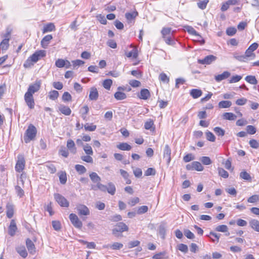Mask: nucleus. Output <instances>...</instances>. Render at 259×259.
I'll return each instance as SVG.
<instances>
[{
	"label": "nucleus",
	"instance_id": "1",
	"mask_svg": "<svg viewBox=\"0 0 259 259\" xmlns=\"http://www.w3.org/2000/svg\"><path fill=\"white\" fill-rule=\"evenodd\" d=\"M46 53L45 50H39L36 51L30 57H29L24 63V67L27 68L33 65L32 63H36L41 58L46 56Z\"/></svg>",
	"mask_w": 259,
	"mask_h": 259
},
{
	"label": "nucleus",
	"instance_id": "2",
	"mask_svg": "<svg viewBox=\"0 0 259 259\" xmlns=\"http://www.w3.org/2000/svg\"><path fill=\"white\" fill-rule=\"evenodd\" d=\"M37 130L36 127L32 124H30L26 130L24 136V140L26 143L33 140L36 135Z\"/></svg>",
	"mask_w": 259,
	"mask_h": 259
},
{
	"label": "nucleus",
	"instance_id": "3",
	"mask_svg": "<svg viewBox=\"0 0 259 259\" xmlns=\"http://www.w3.org/2000/svg\"><path fill=\"white\" fill-rule=\"evenodd\" d=\"M41 81L40 80H36L34 83L30 84L26 92L27 94L33 95L38 92L41 86Z\"/></svg>",
	"mask_w": 259,
	"mask_h": 259
},
{
	"label": "nucleus",
	"instance_id": "4",
	"mask_svg": "<svg viewBox=\"0 0 259 259\" xmlns=\"http://www.w3.org/2000/svg\"><path fill=\"white\" fill-rule=\"evenodd\" d=\"M17 159H18L15 165V170L18 172H21L23 170L25 167V158L23 155L19 154L17 156Z\"/></svg>",
	"mask_w": 259,
	"mask_h": 259
},
{
	"label": "nucleus",
	"instance_id": "5",
	"mask_svg": "<svg viewBox=\"0 0 259 259\" xmlns=\"http://www.w3.org/2000/svg\"><path fill=\"white\" fill-rule=\"evenodd\" d=\"M75 209L79 215H89L90 214V211L89 208L84 204H77L76 205Z\"/></svg>",
	"mask_w": 259,
	"mask_h": 259
},
{
	"label": "nucleus",
	"instance_id": "6",
	"mask_svg": "<svg viewBox=\"0 0 259 259\" xmlns=\"http://www.w3.org/2000/svg\"><path fill=\"white\" fill-rule=\"evenodd\" d=\"M69 219L72 224L76 228L80 229L82 226V222L79 219L77 215L74 213H71L69 215Z\"/></svg>",
	"mask_w": 259,
	"mask_h": 259
},
{
	"label": "nucleus",
	"instance_id": "7",
	"mask_svg": "<svg viewBox=\"0 0 259 259\" xmlns=\"http://www.w3.org/2000/svg\"><path fill=\"white\" fill-rule=\"evenodd\" d=\"M54 198L58 204L62 207H68L69 203L68 200L60 194H55Z\"/></svg>",
	"mask_w": 259,
	"mask_h": 259
},
{
	"label": "nucleus",
	"instance_id": "8",
	"mask_svg": "<svg viewBox=\"0 0 259 259\" xmlns=\"http://www.w3.org/2000/svg\"><path fill=\"white\" fill-rule=\"evenodd\" d=\"M128 229V227L123 222H119L112 230V233L115 236H117L118 232L122 233L124 231H127Z\"/></svg>",
	"mask_w": 259,
	"mask_h": 259
},
{
	"label": "nucleus",
	"instance_id": "9",
	"mask_svg": "<svg viewBox=\"0 0 259 259\" xmlns=\"http://www.w3.org/2000/svg\"><path fill=\"white\" fill-rule=\"evenodd\" d=\"M24 98L28 108L30 109H33L35 106V102L33 95L25 93Z\"/></svg>",
	"mask_w": 259,
	"mask_h": 259
},
{
	"label": "nucleus",
	"instance_id": "10",
	"mask_svg": "<svg viewBox=\"0 0 259 259\" xmlns=\"http://www.w3.org/2000/svg\"><path fill=\"white\" fill-rule=\"evenodd\" d=\"M186 168L188 170H196L197 171H202L203 167L201 164L198 161H193L191 163L188 164L186 165Z\"/></svg>",
	"mask_w": 259,
	"mask_h": 259
},
{
	"label": "nucleus",
	"instance_id": "11",
	"mask_svg": "<svg viewBox=\"0 0 259 259\" xmlns=\"http://www.w3.org/2000/svg\"><path fill=\"white\" fill-rule=\"evenodd\" d=\"M163 158L166 159L167 164L171 160V149L168 145H165L163 149Z\"/></svg>",
	"mask_w": 259,
	"mask_h": 259
},
{
	"label": "nucleus",
	"instance_id": "12",
	"mask_svg": "<svg viewBox=\"0 0 259 259\" xmlns=\"http://www.w3.org/2000/svg\"><path fill=\"white\" fill-rule=\"evenodd\" d=\"M216 59L217 57L213 55H208L203 59L198 60V62L201 64H210L214 61Z\"/></svg>",
	"mask_w": 259,
	"mask_h": 259
},
{
	"label": "nucleus",
	"instance_id": "13",
	"mask_svg": "<svg viewBox=\"0 0 259 259\" xmlns=\"http://www.w3.org/2000/svg\"><path fill=\"white\" fill-rule=\"evenodd\" d=\"M99 97L98 92L96 88L93 87L90 89L89 99L90 100H97Z\"/></svg>",
	"mask_w": 259,
	"mask_h": 259
},
{
	"label": "nucleus",
	"instance_id": "14",
	"mask_svg": "<svg viewBox=\"0 0 259 259\" xmlns=\"http://www.w3.org/2000/svg\"><path fill=\"white\" fill-rule=\"evenodd\" d=\"M150 93L148 89H142L140 94L138 95V97L142 100H147L150 97Z\"/></svg>",
	"mask_w": 259,
	"mask_h": 259
},
{
	"label": "nucleus",
	"instance_id": "15",
	"mask_svg": "<svg viewBox=\"0 0 259 259\" xmlns=\"http://www.w3.org/2000/svg\"><path fill=\"white\" fill-rule=\"evenodd\" d=\"M53 36L51 34L46 35L41 40V47L44 49L47 48Z\"/></svg>",
	"mask_w": 259,
	"mask_h": 259
},
{
	"label": "nucleus",
	"instance_id": "16",
	"mask_svg": "<svg viewBox=\"0 0 259 259\" xmlns=\"http://www.w3.org/2000/svg\"><path fill=\"white\" fill-rule=\"evenodd\" d=\"M231 75L229 71H224L223 73L215 75L214 79L217 82H220L222 80L228 78Z\"/></svg>",
	"mask_w": 259,
	"mask_h": 259
},
{
	"label": "nucleus",
	"instance_id": "17",
	"mask_svg": "<svg viewBox=\"0 0 259 259\" xmlns=\"http://www.w3.org/2000/svg\"><path fill=\"white\" fill-rule=\"evenodd\" d=\"M27 248L31 254H34L35 252V247L34 243L30 239H27L26 241Z\"/></svg>",
	"mask_w": 259,
	"mask_h": 259
},
{
	"label": "nucleus",
	"instance_id": "18",
	"mask_svg": "<svg viewBox=\"0 0 259 259\" xmlns=\"http://www.w3.org/2000/svg\"><path fill=\"white\" fill-rule=\"evenodd\" d=\"M67 147L70 152L75 154L76 152V148L75 147L74 141L71 139H69L67 142Z\"/></svg>",
	"mask_w": 259,
	"mask_h": 259
},
{
	"label": "nucleus",
	"instance_id": "19",
	"mask_svg": "<svg viewBox=\"0 0 259 259\" xmlns=\"http://www.w3.org/2000/svg\"><path fill=\"white\" fill-rule=\"evenodd\" d=\"M55 30V26L53 23H47L44 25L42 30L43 33Z\"/></svg>",
	"mask_w": 259,
	"mask_h": 259
},
{
	"label": "nucleus",
	"instance_id": "20",
	"mask_svg": "<svg viewBox=\"0 0 259 259\" xmlns=\"http://www.w3.org/2000/svg\"><path fill=\"white\" fill-rule=\"evenodd\" d=\"M250 227L254 231L259 232V221L256 219H251L249 221Z\"/></svg>",
	"mask_w": 259,
	"mask_h": 259
},
{
	"label": "nucleus",
	"instance_id": "21",
	"mask_svg": "<svg viewBox=\"0 0 259 259\" xmlns=\"http://www.w3.org/2000/svg\"><path fill=\"white\" fill-rule=\"evenodd\" d=\"M17 230L16 224L14 220H12L9 227V234L11 236H13Z\"/></svg>",
	"mask_w": 259,
	"mask_h": 259
},
{
	"label": "nucleus",
	"instance_id": "22",
	"mask_svg": "<svg viewBox=\"0 0 259 259\" xmlns=\"http://www.w3.org/2000/svg\"><path fill=\"white\" fill-rule=\"evenodd\" d=\"M7 216L8 218L11 219L13 217L14 214V206L12 203H8L6 205Z\"/></svg>",
	"mask_w": 259,
	"mask_h": 259
},
{
	"label": "nucleus",
	"instance_id": "23",
	"mask_svg": "<svg viewBox=\"0 0 259 259\" xmlns=\"http://www.w3.org/2000/svg\"><path fill=\"white\" fill-rule=\"evenodd\" d=\"M17 252L22 257L25 258L27 256V252L24 246H19L16 248Z\"/></svg>",
	"mask_w": 259,
	"mask_h": 259
},
{
	"label": "nucleus",
	"instance_id": "24",
	"mask_svg": "<svg viewBox=\"0 0 259 259\" xmlns=\"http://www.w3.org/2000/svg\"><path fill=\"white\" fill-rule=\"evenodd\" d=\"M215 230L218 232H223V233H227L226 234V236H229L230 233L228 232V228L227 226L225 225H219L215 227Z\"/></svg>",
	"mask_w": 259,
	"mask_h": 259
},
{
	"label": "nucleus",
	"instance_id": "25",
	"mask_svg": "<svg viewBox=\"0 0 259 259\" xmlns=\"http://www.w3.org/2000/svg\"><path fill=\"white\" fill-rule=\"evenodd\" d=\"M59 111L65 115H69L71 113V109L64 105H60L59 107Z\"/></svg>",
	"mask_w": 259,
	"mask_h": 259
},
{
	"label": "nucleus",
	"instance_id": "26",
	"mask_svg": "<svg viewBox=\"0 0 259 259\" xmlns=\"http://www.w3.org/2000/svg\"><path fill=\"white\" fill-rule=\"evenodd\" d=\"M8 35H9L8 34H7V36L6 37H7ZM9 38H5V39H4L0 44V48L3 51L7 50L8 49L9 46Z\"/></svg>",
	"mask_w": 259,
	"mask_h": 259
},
{
	"label": "nucleus",
	"instance_id": "27",
	"mask_svg": "<svg viewBox=\"0 0 259 259\" xmlns=\"http://www.w3.org/2000/svg\"><path fill=\"white\" fill-rule=\"evenodd\" d=\"M91 189L94 190H97L99 189L101 191L105 192L107 189V186L104 185L100 182L96 185H92Z\"/></svg>",
	"mask_w": 259,
	"mask_h": 259
},
{
	"label": "nucleus",
	"instance_id": "28",
	"mask_svg": "<svg viewBox=\"0 0 259 259\" xmlns=\"http://www.w3.org/2000/svg\"><path fill=\"white\" fill-rule=\"evenodd\" d=\"M123 247V244L118 242H114L112 245L108 244L103 246L104 248L110 247L111 249L114 250H118L121 249Z\"/></svg>",
	"mask_w": 259,
	"mask_h": 259
},
{
	"label": "nucleus",
	"instance_id": "29",
	"mask_svg": "<svg viewBox=\"0 0 259 259\" xmlns=\"http://www.w3.org/2000/svg\"><path fill=\"white\" fill-rule=\"evenodd\" d=\"M222 116L223 119L229 120H235L237 118V116L235 114L231 112L224 113Z\"/></svg>",
	"mask_w": 259,
	"mask_h": 259
},
{
	"label": "nucleus",
	"instance_id": "30",
	"mask_svg": "<svg viewBox=\"0 0 259 259\" xmlns=\"http://www.w3.org/2000/svg\"><path fill=\"white\" fill-rule=\"evenodd\" d=\"M162 37H165L167 36L172 35L173 31H171V28L170 27H164L161 30Z\"/></svg>",
	"mask_w": 259,
	"mask_h": 259
},
{
	"label": "nucleus",
	"instance_id": "31",
	"mask_svg": "<svg viewBox=\"0 0 259 259\" xmlns=\"http://www.w3.org/2000/svg\"><path fill=\"white\" fill-rule=\"evenodd\" d=\"M202 91L199 89H192L190 91V95L194 99L199 98L202 95Z\"/></svg>",
	"mask_w": 259,
	"mask_h": 259
},
{
	"label": "nucleus",
	"instance_id": "32",
	"mask_svg": "<svg viewBox=\"0 0 259 259\" xmlns=\"http://www.w3.org/2000/svg\"><path fill=\"white\" fill-rule=\"evenodd\" d=\"M90 177L92 182L98 184L101 181V178L95 172H92L90 175Z\"/></svg>",
	"mask_w": 259,
	"mask_h": 259
},
{
	"label": "nucleus",
	"instance_id": "33",
	"mask_svg": "<svg viewBox=\"0 0 259 259\" xmlns=\"http://www.w3.org/2000/svg\"><path fill=\"white\" fill-rule=\"evenodd\" d=\"M106 191L108 192L110 194L113 195L116 191L115 186L112 182H110L107 185V189Z\"/></svg>",
	"mask_w": 259,
	"mask_h": 259
},
{
	"label": "nucleus",
	"instance_id": "34",
	"mask_svg": "<svg viewBox=\"0 0 259 259\" xmlns=\"http://www.w3.org/2000/svg\"><path fill=\"white\" fill-rule=\"evenodd\" d=\"M232 105V102L230 101H222L218 104L220 108H227Z\"/></svg>",
	"mask_w": 259,
	"mask_h": 259
},
{
	"label": "nucleus",
	"instance_id": "35",
	"mask_svg": "<svg viewBox=\"0 0 259 259\" xmlns=\"http://www.w3.org/2000/svg\"><path fill=\"white\" fill-rule=\"evenodd\" d=\"M125 55L126 57L128 58L132 57L134 59L137 58L138 56L137 49L136 48H133V49L131 51H130L128 53H126Z\"/></svg>",
	"mask_w": 259,
	"mask_h": 259
},
{
	"label": "nucleus",
	"instance_id": "36",
	"mask_svg": "<svg viewBox=\"0 0 259 259\" xmlns=\"http://www.w3.org/2000/svg\"><path fill=\"white\" fill-rule=\"evenodd\" d=\"M114 98L117 100H124V99H126V94L123 92H120V91L116 92L114 94Z\"/></svg>",
	"mask_w": 259,
	"mask_h": 259
},
{
	"label": "nucleus",
	"instance_id": "37",
	"mask_svg": "<svg viewBox=\"0 0 259 259\" xmlns=\"http://www.w3.org/2000/svg\"><path fill=\"white\" fill-rule=\"evenodd\" d=\"M117 147L121 150H130L132 147L126 143H121L117 146Z\"/></svg>",
	"mask_w": 259,
	"mask_h": 259
},
{
	"label": "nucleus",
	"instance_id": "38",
	"mask_svg": "<svg viewBox=\"0 0 259 259\" xmlns=\"http://www.w3.org/2000/svg\"><path fill=\"white\" fill-rule=\"evenodd\" d=\"M89 111V108L87 105H84L82 107L80 110V113L81 114L82 118L85 120L87 117V114L88 113Z\"/></svg>",
	"mask_w": 259,
	"mask_h": 259
},
{
	"label": "nucleus",
	"instance_id": "39",
	"mask_svg": "<svg viewBox=\"0 0 259 259\" xmlns=\"http://www.w3.org/2000/svg\"><path fill=\"white\" fill-rule=\"evenodd\" d=\"M245 80L248 83L252 84H256L257 83V81L255 77V76L253 75H248L246 76L245 78Z\"/></svg>",
	"mask_w": 259,
	"mask_h": 259
},
{
	"label": "nucleus",
	"instance_id": "40",
	"mask_svg": "<svg viewBox=\"0 0 259 259\" xmlns=\"http://www.w3.org/2000/svg\"><path fill=\"white\" fill-rule=\"evenodd\" d=\"M138 15V12L136 11L132 12L130 13H126L125 15V18L128 21H131L134 19Z\"/></svg>",
	"mask_w": 259,
	"mask_h": 259
},
{
	"label": "nucleus",
	"instance_id": "41",
	"mask_svg": "<svg viewBox=\"0 0 259 259\" xmlns=\"http://www.w3.org/2000/svg\"><path fill=\"white\" fill-rule=\"evenodd\" d=\"M59 180L62 184H65L67 181L66 173L65 171H61L59 175Z\"/></svg>",
	"mask_w": 259,
	"mask_h": 259
},
{
	"label": "nucleus",
	"instance_id": "42",
	"mask_svg": "<svg viewBox=\"0 0 259 259\" xmlns=\"http://www.w3.org/2000/svg\"><path fill=\"white\" fill-rule=\"evenodd\" d=\"M246 60L248 58H250L251 59H254L255 58V54L253 53V52L249 50V49H247L245 51L244 55Z\"/></svg>",
	"mask_w": 259,
	"mask_h": 259
},
{
	"label": "nucleus",
	"instance_id": "43",
	"mask_svg": "<svg viewBox=\"0 0 259 259\" xmlns=\"http://www.w3.org/2000/svg\"><path fill=\"white\" fill-rule=\"evenodd\" d=\"M83 150L85 153L89 155H92L93 154V151L91 146L87 144L83 146Z\"/></svg>",
	"mask_w": 259,
	"mask_h": 259
},
{
	"label": "nucleus",
	"instance_id": "44",
	"mask_svg": "<svg viewBox=\"0 0 259 259\" xmlns=\"http://www.w3.org/2000/svg\"><path fill=\"white\" fill-rule=\"evenodd\" d=\"M59 96V93L58 91L54 90L51 91L49 93V97L51 100H55L58 98Z\"/></svg>",
	"mask_w": 259,
	"mask_h": 259
},
{
	"label": "nucleus",
	"instance_id": "45",
	"mask_svg": "<svg viewBox=\"0 0 259 259\" xmlns=\"http://www.w3.org/2000/svg\"><path fill=\"white\" fill-rule=\"evenodd\" d=\"M187 31L191 34L195 35L198 37V38H201V36L200 35L197 31L191 26H187Z\"/></svg>",
	"mask_w": 259,
	"mask_h": 259
},
{
	"label": "nucleus",
	"instance_id": "46",
	"mask_svg": "<svg viewBox=\"0 0 259 259\" xmlns=\"http://www.w3.org/2000/svg\"><path fill=\"white\" fill-rule=\"evenodd\" d=\"M233 57L236 60L240 62H246L247 61L244 55H240L237 53H234L233 54Z\"/></svg>",
	"mask_w": 259,
	"mask_h": 259
},
{
	"label": "nucleus",
	"instance_id": "47",
	"mask_svg": "<svg viewBox=\"0 0 259 259\" xmlns=\"http://www.w3.org/2000/svg\"><path fill=\"white\" fill-rule=\"evenodd\" d=\"M112 84V80L110 79H105L103 83V85L106 90H110Z\"/></svg>",
	"mask_w": 259,
	"mask_h": 259
},
{
	"label": "nucleus",
	"instance_id": "48",
	"mask_svg": "<svg viewBox=\"0 0 259 259\" xmlns=\"http://www.w3.org/2000/svg\"><path fill=\"white\" fill-rule=\"evenodd\" d=\"M15 191L17 195L20 197L21 198L24 195V192L23 190L21 188L20 186L17 185L15 186Z\"/></svg>",
	"mask_w": 259,
	"mask_h": 259
},
{
	"label": "nucleus",
	"instance_id": "49",
	"mask_svg": "<svg viewBox=\"0 0 259 259\" xmlns=\"http://www.w3.org/2000/svg\"><path fill=\"white\" fill-rule=\"evenodd\" d=\"M240 177L241 179L245 180H251V177H250V175L245 171L241 172L240 174Z\"/></svg>",
	"mask_w": 259,
	"mask_h": 259
},
{
	"label": "nucleus",
	"instance_id": "50",
	"mask_svg": "<svg viewBox=\"0 0 259 259\" xmlns=\"http://www.w3.org/2000/svg\"><path fill=\"white\" fill-rule=\"evenodd\" d=\"M236 1H227L226 3L223 4L221 7V10L222 11H226L228 8L229 5H235Z\"/></svg>",
	"mask_w": 259,
	"mask_h": 259
},
{
	"label": "nucleus",
	"instance_id": "51",
	"mask_svg": "<svg viewBox=\"0 0 259 259\" xmlns=\"http://www.w3.org/2000/svg\"><path fill=\"white\" fill-rule=\"evenodd\" d=\"M218 172L219 175L224 178H227L229 177L228 172L223 168L219 167Z\"/></svg>",
	"mask_w": 259,
	"mask_h": 259
},
{
	"label": "nucleus",
	"instance_id": "52",
	"mask_svg": "<svg viewBox=\"0 0 259 259\" xmlns=\"http://www.w3.org/2000/svg\"><path fill=\"white\" fill-rule=\"evenodd\" d=\"M159 79L163 82L168 83L169 81V77L164 73H161L159 75Z\"/></svg>",
	"mask_w": 259,
	"mask_h": 259
},
{
	"label": "nucleus",
	"instance_id": "53",
	"mask_svg": "<svg viewBox=\"0 0 259 259\" xmlns=\"http://www.w3.org/2000/svg\"><path fill=\"white\" fill-rule=\"evenodd\" d=\"M213 131L218 136L222 137L225 135V131L220 127H214Z\"/></svg>",
	"mask_w": 259,
	"mask_h": 259
},
{
	"label": "nucleus",
	"instance_id": "54",
	"mask_svg": "<svg viewBox=\"0 0 259 259\" xmlns=\"http://www.w3.org/2000/svg\"><path fill=\"white\" fill-rule=\"evenodd\" d=\"M200 160H201V162L204 165H207L210 164L212 163V161H211V159H210V158L209 157H207V156H203V157H202L200 158Z\"/></svg>",
	"mask_w": 259,
	"mask_h": 259
},
{
	"label": "nucleus",
	"instance_id": "55",
	"mask_svg": "<svg viewBox=\"0 0 259 259\" xmlns=\"http://www.w3.org/2000/svg\"><path fill=\"white\" fill-rule=\"evenodd\" d=\"M84 127L85 131L90 132L95 131L97 128L96 125L93 124H89L88 123L85 124Z\"/></svg>",
	"mask_w": 259,
	"mask_h": 259
},
{
	"label": "nucleus",
	"instance_id": "56",
	"mask_svg": "<svg viewBox=\"0 0 259 259\" xmlns=\"http://www.w3.org/2000/svg\"><path fill=\"white\" fill-rule=\"evenodd\" d=\"M75 169L77 171H78L79 174H82L85 172L86 168L85 167L82 165L76 164L75 166Z\"/></svg>",
	"mask_w": 259,
	"mask_h": 259
},
{
	"label": "nucleus",
	"instance_id": "57",
	"mask_svg": "<svg viewBox=\"0 0 259 259\" xmlns=\"http://www.w3.org/2000/svg\"><path fill=\"white\" fill-rule=\"evenodd\" d=\"M206 136L207 140L210 142H214L215 140L214 135L210 132H207L206 133Z\"/></svg>",
	"mask_w": 259,
	"mask_h": 259
},
{
	"label": "nucleus",
	"instance_id": "58",
	"mask_svg": "<svg viewBox=\"0 0 259 259\" xmlns=\"http://www.w3.org/2000/svg\"><path fill=\"white\" fill-rule=\"evenodd\" d=\"M178 248L181 251L184 253H187L188 251V248L187 245L184 244H180L178 245Z\"/></svg>",
	"mask_w": 259,
	"mask_h": 259
},
{
	"label": "nucleus",
	"instance_id": "59",
	"mask_svg": "<svg viewBox=\"0 0 259 259\" xmlns=\"http://www.w3.org/2000/svg\"><path fill=\"white\" fill-rule=\"evenodd\" d=\"M52 226L56 231H59L61 229V223L58 221H52Z\"/></svg>",
	"mask_w": 259,
	"mask_h": 259
},
{
	"label": "nucleus",
	"instance_id": "60",
	"mask_svg": "<svg viewBox=\"0 0 259 259\" xmlns=\"http://www.w3.org/2000/svg\"><path fill=\"white\" fill-rule=\"evenodd\" d=\"M72 97L68 92H65L62 96V100L64 102H68L71 100Z\"/></svg>",
	"mask_w": 259,
	"mask_h": 259
},
{
	"label": "nucleus",
	"instance_id": "61",
	"mask_svg": "<svg viewBox=\"0 0 259 259\" xmlns=\"http://www.w3.org/2000/svg\"><path fill=\"white\" fill-rule=\"evenodd\" d=\"M241 78L242 76L240 75H236L235 76H233L229 80V82L230 83H235L240 81L241 79Z\"/></svg>",
	"mask_w": 259,
	"mask_h": 259
},
{
	"label": "nucleus",
	"instance_id": "62",
	"mask_svg": "<svg viewBox=\"0 0 259 259\" xmlns=\"http://www.w3.org/2000/svg\"><path fill=\"white\" fill-rule=\"evenodd\" d=\"M249 145L251 147L254 149H257L259 147V143L254 139H251L249 142Z\"/></svg>",
	"mask_w": 259,
	"mask_h": 259
},
{
	"label": "nucleus",
	"instance_id": "63",
	"mask_svg": "<svg viewBox=\"0 0 259 259\" xmlns=\"http://www.w3.org/2000/svg\"><path fill=\"white\" fill-rule=\"evenodd\" d=\"M56 66L58 68H62L65 66V60L62 59H58L55 62Z\"/></svg>",
	"mask_w": 259,
	"mask_h": 259
},
{
	"label": "nucleus",
	"instance_id": "64",
	"mask_svg": "<svg viewBox=\"0 0 259 259\" xmlns=\"http://www.w3.org/2000/svg\"><path fill=\"white\" fill-rule=\"evenodd\" d=\"M194 156L191 153L188 154L183 157V160L185 162H188L191 160H194Z\"/></svg>",
	"mask_w": 259,
	"mask_h": 259
}]
</instances>
